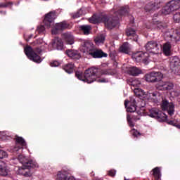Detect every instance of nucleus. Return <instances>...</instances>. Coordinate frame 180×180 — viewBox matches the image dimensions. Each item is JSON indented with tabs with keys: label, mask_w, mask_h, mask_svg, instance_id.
<instances>
[{
	"label": "nucleus",
	"mask_w": 180,
	"mask_h": 180,
	"mask_svg": "<svg viewBox=\"0 0 180 180\" xmlns=\"http://www.w3.org/2000/svg\"><path fill=\"white\" fill-rule=\"evenodd\" d=\"M18 160L22 166L15 167L17 175H22L25 178H30L33 174H32L29 168H37L39 167L37 162L29 160L23 155H18Z\"/></svg>",
	"instance_id": "obj_1"
},
{
	"label": "nucleus",
	"mask_w": 180,
	"mask_h": 180,
	"mask_svg": "<svg viewBox=\"0 0 180 180\" xmlns=\"http://www.w3.org/2000/svg\"><path fill=\"white\" fill-rule=\"evenodd\" d=\"M101 69L96 68H91L86 70L84 73L82 72H76V77L80 81H84V82H87V84H91L94 81L96 80V77H99L101 74Z\"/></svg>",
	"instance_id": "obj_2"
},
{
	"label": "nucleus",
	"mask_w": 180,
	"mask_h": 180,
	"mask_svg": "<svg viewBox=\"0 0 180 180\" xmlns=\"http://www.w3.org/2000/svg\"><path fill=\"white\" fill-rule=\"evenodd\" d=\"M89 21L90 23H93L94 25L103 22L105 24V27L108 29H113V27H116L119 23V20L117 18L113 19L112 17H108L102 15H94L89 19Z\"/></svg>",
	"instance_id": "obj_3"
},
{
	"label": "nucleus",
	"mask_w": 180,
	"mask_h": 180,
	"mask_svg": "<svg viewBox=\"0 0 180 180\" xmlns=\"http://www.w3.org/2000/svg\"><path fill=\"white\" fill-rule=\"evenodd\" d=\"M82 50L86 56H91L93 58H102V57H108V53L103 52V50L96 49L94 44L86 42L82 46Z\"/></svg>",
	"instance_id": "obj_4"
},
{
	"label": "nucleus",
	"mask_w": 180,
	"mask_h": 180,
	"mask_svg": "<svg viewBox=\"0 0 180 180\" xmlns=\"http://www.w3.org/2000/svg\"><path fill=\"white\" fill-rule=\"evenodd\" d=\"M24 51L27 57L32 61H34V63L40 64L42 61L41 57H40V53H41V48H36L33 49L31 46H26Z\"/></svg>",
	"instance_id": "obj_5"
},
{
	"label": "nucleus",
	"mask_w": 180,
	"mask_h": 180,
	"mask_svg": "<svg viewBox=\"0 0 180 180\" xmlns=\"http://www.w3.org/2000/svg\"><path fill=\"white\" fill-rule=\"evenodd\" d=\"M134 92L136 96L143 98V99H153L154 102H158L161 99V94L157 91L154 93H146L141 89H134Z\"/></svg>",
	"instance_id": "obj_6"
},
{
	"label": "nucleus",
	"mask_w": 180,
	"mask_h": 180,
	"mask_svg": "<svg viewBox=\"0 0 180 180\" xmlns=\"http://www.w3.org/2000/svg\"><path fill=\"white\" fill-rule=\"evenodd\" d=\"M164 78V75L160 72H151L145 75L147 82H158Z\"/></svg>",
	"instance_id": "obj_7"
},
{
	"label": "nucleus",
	"mask_w": 180,
	"mask_h": 180,
	"mask_svg": "<svg viewBox=\"0 0 180 180\" xmlns=\"http://www.w3.org/2000/svg\"><path fill=\"white\" fill-rule=\"evenodd\" d=\"M145 49L146 51L153 54H158L160 53V46H158V43L155 41H148L145 45Z\"/></svg>",
	"instance_id": "obj_8"
},
{
	"label": "nucleus",
	"mask_w": 180,
	"mask_h": 180,
	"mask_svg": "<svg viewBox=\"0 0 180 180\" xmlns=\"http://www.w3.org/2000/svg\"><path fill=\"white\" fill-rule=\"evenodd\" d=\"M161 108L162 110L167 112L169 116H173L174 113H175V105L167 100H162Z\"/></svg>",
	"instance_id": "obj_9"
},
{
	"label": "nucleus",
	"mask_w": 180,
	"mask_h": 180,
	"mask_svg": "<svg viewBox=\"0 0 180 180\" xmlns=\"http://www.w3.org/2000/svg\"><path fill=\"white\" fill-rule=\"evenodd\" d=\"M132 58L136 63H147L148 61V53L139 51L132 54Z\"/></svg>",
	"instance_id": "obj_10"
},
{
	"label": "nucleus",
	"mask_w": 180,
	"mask_h": 180,
	"mask_svg": "<svg viewBox=\"0 0 180 180\" xmlns=\"http://www.w3.org/2000/svg\"><path fill=\"white\" fill-rule=\"evenodd\" d=\"M155 87L159 91H171V89H174V83L159 80Z\"/></svg>",
	"instance_id": "obj_11"
},
{
	"label": "nucleus",
	"mask_w": 180,
	"mask_h": 180,
	"mask_svg": "<svg viewBox=\"0 0 180 180\" xmlns=\"http://www.w3.org/2000/svg\"><path fill=\"white\" fill-rule=\"evenodd\" d=\"M170 68L174 74H180V60L178 57L170 58Z\"/></svg>",
	"instance_id": "obj_12"
},
{
	"label": "nucleus",
	"mask_w": 180,
	"mask_h": 180,
	"mask_svg": "<svg viewBox=\"0 0 180 180\" xmlns=\"http://www.w3.org/2000/svg\"><path fill=\"white\" fill-rule=\"evenodd\" d=\"M56 13L50 12L45 15L44 23L46 27H51L54 25V19H56Z\"/></svg>",
	"instance_id": "obj_13"
},
{
	"label": "nucleus",
	"mask_w": 180,
	"mask_h": 180,
	"mask_svg": "<svg viewBox=\"0 0 180 180\" xmlns=\"http://www.w3.org/2000/svg\"><path fill=\"white\" fill-rule=\"evenodd\" d=\"M22 147H26V141L20 136L15 137V146L13 148V153H18L19 150H22Z\"/></svg>",
	"instance_id": "obj_14"
},
{
	"label": "nucleus",
	"mask_w": 180,
	"mask_h": 180,
	"mask_svg": "<svg viewBox=\"0 0 180 180\" xmlns=\"http://www.w3.org/2000/svg\"><path fill=\"white\" fill-rule=\"evenodd\" d=\"M68 27H70V25L65 22L56 23L55 27L51 31L52 34H57L59 32L65 30V29H68Z\"/></svg>",
	"instance_id": "obj_15"
},
{
	"label": "nucleus",
	"mask_w": 180,
	"mask_h": 180,
	"mask_svg": "<svg viewBox=\"0 0 180 180\" xmlns=\"http://www.w3.org/2000/svg\"><path fill=\"white\" fill-rule=\"evenodd\" d=\"M140 117H141V115H140L138 112H135L132 115H127V120L128 122V124L129 127H134V122H137V120H140Z\"/></svg>",
	"instance_id": "obj_16"
},
{
	"label": "nucleus",
	"mask_w": 180,
	"mask_h": 180,
	"mask_svg": "<svg viewBox=\"0 0 180 180\" xmlns=\"http://www.w3.org/2000/svg\"><path fill=\"white\" fill-rule=\"evenodd\" d=\"M124 106L127 108V112H136V100L134 98H131L130 101L125 100Z\"/></svg>",
	"instance_id": "obj_17"
},
{
	"label": "nucleus",
	"mask_w": 180,
	"mask_h": 180,
	"mask_svg": "<svg viewBox=\"0 0 180 180\" xmlns=\"http://www.w3.org/2000/svg\"><path fill=\"white\" fill-rule=\"evenodd\" d=\"M9 172H11V171L9 170V168H8L6 163L2 160H0V176H7Z\"/></svg>",
	"instance_id": "obj_18"
},
{
	"label": "nucleus",
	"mask_w": 180,
	"mask_h": 180,
	"mask_svg": "<svg viewBox=\"0 0 180 180\" xmlns=\"http://www.w3.org/2000/svg\"><path fill=\"white\" fill-rule=\"evenodd\" d=\"M161 8V1H157L156 2H154L153 4H149L146 6V10L148 12H151V11H155L156 9H158Z\"/></svg>",
	"instance_id": "obj_19"
},
{
	"label": "nucleus",
	"mask_w": 180,
	"mask_h": 180,
	"mask_svg": "<svg viewBox=\"0 0 180 180\" xmlns=\"http://www.w3.org/2000/svg\"><path fill=\"white\" fill-rule=\"evenodd\" d=\"M130 11V8H129V6H124L119 7L118 11H115V15H120V16H126V15H129V11Z\"/></svg>",
	"instance_id": "obj_20"
},
{
	"label": "nucleus",
	"mask_w": 180,
	"mask_h": 180,
	"mask_svg": "<svg viewBox=\"0 0 180 180\" xmlns=\"http://www.w3.org/2000/svg\"><path fill=\"white\" fill-rule=\"evenodd\" d=\"M66 54L70 57V58H73L74 60H78L81 58V55H79V53L77 52V51L75 50H71L69 49L66 51Z\"/></svg>",
	"instance_id": "obj_21"
},
{
	"label": "nucleus",
	"mask_w": 180,
	"mask_h": 180,
	"mask_svg": "<svg viewBox=\"0 0 180 180\" xmlns=\"http://www.w3.org/2000/svg\"><path fill=\"white\" fill-rule=\"evenodd\" d=\"M168 4L172 11L174 12V11H178L180 8V0H172Z\"/></svg>",
	"instance_id": "obj_22"
},
{
	"label": "nucleus",
	"mask_w": 180,
	"mask_h": 180,
	"mask_svg": "<svg viewBox=\"0 0 180 180\" xmlns=\"http://www.w3.org/2000/svg\"><path fill=\"white\" fill-rule=\"evenodd\" d=\"M151 174L155 180L161 179V167H156L152 169Z\"/></svg>",
	"instance_id": "obj_23"
},
{
	"label": "nucleus",
	"mask_w": 180,
	"mask_h": 180,
	"mask_svg": "<svg viewBox=\"0 0 180 180\" xmlns=\"http://www.w3.org/2000/svg\"><path fill=\"white\" fill-rule=\"evenodd\" d=\"M63 37L65 41V42L67 43V44L71 45L74 43V36H72L71 33H68V32L64 33L63 34Z\"/></svg>",
	"instance_id": "obj_24"
},
{
	"label": "nucleus",
	"mask_w": 180,
	"mask_h": 180,
	"mask_svg": "<svg viewBox=\"0 0 180 180\" xmlns=\"http://www.w3.org/2000/svg\"><path fill=\"white\" fill-rule=\"evenodd\" d=\"M171 43L167 42L163 44L162 51L165 56H169L171 54V49H172Z\"/></svg>",
	"instance_id": "obj_25"
},
{
	"label": "nucleus",
	"mask_w": 180,
	"mask_h": 180,
	"mask_svg": "<svg viewBox=\"0 0 180 180\" xmlns=\"http://www.w3.org/2000/svg\"><path fill=\"white\" fill-rule=\"evenodd\" d=\"M120 53H124L125 54H129L130 52V45L129 43L125 42L120 47Z\"/></svg>",
	"instance_id": "obj_26"
},
{
	"label": "nucleus",
	"mask_w": 180,
	"mask_h": 180,
	"mask_svg": "<svg viewBox=\"0 0 180 180\" xmlns=\"http://www.w3.org/2000/svg\"><path fill=\"white\" fill-rule=\"evenodd\" d=\"M79 29L81 32L84 33V34H85L86 36H88V34L91 33V30H92V27H91L90 25H81L79 27Z\"/></svg>",
	"instance_id": "obj_27"
},
{
	"label": "nucleus",
	"mask_w": 180,
	"mask_h": 180,
	"mask_svg": "<svg viewBox=\"0 0 180 180\" xmlns=\"http://www.w3.org/2000/svg\"><path fill=\"white\" fill-rule=\"evenodd\" d=\"M129 74L130 75H133L134 77H136V76L140 75V74H141V70H140L139 68L133 67V68H129Z\"/></svg>",
	"instance_id": "obj_28"
},
{
	"label": "nucleus",
	"mask_w": 180,
	"mask_h": 180,
	"mask_svg": "<svg viewBox=\"0 0 180 180\" xmlns=\"http://www.w3.org/2000/svg\"><path fill=\"white\" fill-rule=\"evenodd\" d=\"M159 112H160V110L158 109L152 108L149 110L148 116H150V117H153L154 119H156L157 116H158Z\"/></svg>",
	"instance_id": "obj_29"
},
{
	"label": "nucleus",
	"mask_w": 180,
	"mask_h": 180,
	"mask_svg": "<svg viewBox=\"0 0 180 180\" xmlns=\"http://www.w3.org/2000/svg\"><path fill=\"white\" fill-rule=\"evenodd\" d=\"M167 115L165 113L159 111L158 116L156 117V120H158V122H165L167 120Z\"/></svg>",
	"instance_id": "obj_30"
},
{
	"label": "nucleus",
	"mask_w": 180,
	"mask_h": 180,
	"mask_svg": "<svg viewBox=\"0 0 180 180\" xmlns=\"http://www.w3.org/2000/svg\"><path fill=\"white\" fill-rule=\"evenodd\" d=\"M172 9L171 8L170 6L168 4L165 6L162 9V15H169V13H172Z\"/></svg>",
	"instance_id": "obj_31"
},
{
	"label": "nucleus",
	"mask_w": 180,
	"mask_h": 180,
	"mask_svg": "<svg viewBox=\"0 0 180 180\" xmlns=\"http://www.w3.org/2000/svg\"><path fill=\"white\" fill-rule=\"evenodd\" d=\"M63 70L68 72V74H71L74 71V65L72 63H69L63 66Z\"/></svg>",
	"instance_id": "obj_32"
},
{
	"label": "nucleus",
	"mask_w": 180,
	"mask_h": 180,
	"mask_svg": "<svg viewBox=\"0 0 180 180\" xmlns=\"http://www.w3.org/2000/svg\"><path fill=\"white\" fill-rule=\"evenodd\" d=\"M126 34L128 37H134V39H137V34H136V31L131 28L127 29L126 30Z\"/></svg>",
	"instance_id": "obj_33"
},
{
	"label": "nucleus",
	"mask_w": 180,
	"mask_h": 180,
	"mask_svg": "<svg viewBox=\"0 0 180 180\" xmlns=\"http://www.w3.org/2000/svg\"><path fill=\"white\" fill-rule=\"evenodd\" d=\"M96 44H103V42L105 41V36L103 34L98 35L95 39Z\"/></svg>",
	"instance_id": "obj_34"
},
{
	"label": "nucleus",
	"mask_w": 180,
	"mask_h": 180,
	"mask_svg": "<svg viewBox=\"0 0 180 180\" xmlns=\"http://www.w3.org/2000/svg\"><path fill=\"white\" fill-rule=\"evenodd\" d=\"M128 84L132 86H140V85H141V82L137 79L128 80Z\"/></svg>",
	"instance_id": "obj_35"
},
{
	"label": "nucleus",
	"mask_w": 180,
	"mask_h": 180,
	"mask_svg": "<svg viewBox=\"0 0 180 180\" xmlns=\"http://www.w3.org/2000/svg\"><path fill=\"white\" fill-rule=\"evenodd\" d=\"M57 180H67V172H59L57 174Z\"/></svg>",
	"instance_id": "obj_36"
},
{
	"label": "nucleus",
	"mask_w": 180,
	"mask_h": 180,
	"mask_svg": "<svg viewBox=\"0 0 180 180\" xmlns=\"http://www.w3.org/2000/svg\"><path fill=\"white\" fill-rule=\"evenodd\" d=\"M56 49L57 50H62L63 49V42L61 41H57V42H53V45L56 46Z\"/></svg>",
	"instance_id": "obj_37"
},
{
	"label": "nucleus",
	"mask_w": 180,
	"mask_h": 180,
	"mask_svg": "<svg viewBox=\"0 0 180 180\" xmlns=\"http://www.w3.org/2000/svg\"><path fill=\"white\" fill-rule=\"evenodd\" d=\"M130 133L134 137H139V136H140V132L134 129H131Z\"/></svg>",
	"instance_id": "obj_38"
},
{
	"label": "nucleus",
	"mask_w": 180,
	"mask_h": 180,
	"mask_svg": "<svg viewBox=\"0 0 180 180\" xmlns=\"http://www.w3.org/2000/svg\"><path fill=\"white\" fill-rule=\"evenodd\" d=\"M173 19L174 21H176V23H179L180 22V13H176L174 14Z\"/></svg>",
	"instance_id": "obj_39"
},
{
	"label": "nucleus",
	"mask_w": 180,
	"mask_h": 180,
	"mask_svg": "<svg viewBox=\"0 0 180 180\" xmlns=\"http://www.w3.org/2000/svg\"><path fill=\"white\" fill-rule=\"evenodd\" d=\"M169 124H172V126H175L177 129H180V122L178 123L176 121H169Z\"/></svg>",
	"instance_id": "obj_40"
},
{
	"label": "nucleus",
	"mask_w": 180,
	"mask_h": 180,
	"mask_svg": "<svg viewBox=\"0 0 180 180\" xmlns=\"http://www.w3.org/2000/svg\"><path fill=\"white\" fill-rule=\"evenodd\" d=\"M8 157V153L5 150L0 149V158H5Z\"/></svg>",
	"instance_id": "obj_41"
},
{
	"label": "nucleus",
	"mask_w": 180,
	"mask_h": 180,
	"mask_svg": "<svg viewBox=\"0 0 180 180\" xmlns=\"http://www.w3.org/2000/svg\"><path fill=\"white\" fill-rule=\"evenodd\" d=\"M45 29L46 28L44 27V26L40 25L39 27H37V33H43V32H44Z\"/></svg>",
	"instance_id": "obj_42"
},
{
	"label": "nucleus",
	"mask_w": 180,
	"mask_h": 180,
	"mask_svg": "<svg viewBox=\"0 0 180 180\" xmlns=\"http://www.w3.org/2000/svg\"><path fill=\"white\" fill-rule=\"evenodd\" d=\"M50 65L51 67H58V65H60V62L57 60H53L51 62Z\"/></svg>",
	"instance_id": "obj_43"
},
{
	"label": "nucleus",
	"mask_w": 180,
	"mask_h": 180,
	"mask_svg": "<svg viewBox=\"0 0 180 180\" xmlns=\"http://www.w3.org/2000/svg\"><path fill=\"white\" fill-rule=\"evenodd\" d=\"M108 174L109 176H115V175H116V170L115 169L109 170Z\"/></svg>",
	"instance_id": "obj_44"
},
{
	"label": "nucleus",
	"mask_w": 180,
	"mask_h": 180,
	"mask_svg": "<svg viewBox=\"0 0 180 180\" xmlns=\"http://www.w3.org/2000/svg\"><path fill=\"white\" fill-rule=\"evenodd\" d=\"M43 43V39H37L35 41H34L33 45L34 46H39V44H41Z\"/></svg>",
	"instance_id": "obj_45"
},
{
	"label": "nucleus",
	"mask_w": 180,
	"mask_h": 180,
	"mask_svg": "<svg viewBox=\"0 0 180 180\" xmlns=\"http://www.w3.org/2000/svg\"><path fill=\"white\" fill-rule=\"evenodd\" d=\"M81 16V11H78L75 14L72 15L73 19H77V18H79Z\"/></svg>",
	"instance_id": "obj_46"
},
{
	"label": "nucleus",
	"mask_w": 180,
	"mask_h": 180,
	"mask_svg": "<svg viewBox=\"0 0 180 180\" xmlns=\"http://www.w3.org/2000/svg\"><path fill=\"white\" fill-rule=\"evenodd\" d=\"M172 95L176 96V98H180V93L179 91H172Z\"/></svg>",
	"instance_id": "obj_47"
},
{
	"label": "nucleus",
	"mask_w": 180,
	"mask_h": 180,
	"mask_svg": "<svg viewBox=\"0 0 180 180\" xmlns=\"http://www.w3.org/2000/svg\"><path fill=\"white\" fill-rule=\"evenodd\" d=\"M5 139V132H0V140Z\"/></svg>",
	"instance_id": "obj_48"
},
{
	"label": "nucleus",
	"mask_w": 180,
	"mask_h": 180,
	"mask_svg": "<svg viewBox=\"0 0 180 180\" xmlns=\"http://www.w3.org/2000/svg\"><path fill=\"white\" fill-rule=\"evenodd\" d=\"M98 82H108V80L106 79H98Z\"/></svg>",
	"instance_id": "obj_49"
},
{
	"label": "nucleus",
	"mask_w": 180,
	"mask_h": 180,
	"mask_svg": "<svg viewBox=\"0 0 180 180\" xmlns=\"http://www.w3.org/2000/svg\"><path fill=\"white\" fill-rule=\"evenodd\" d=\"M68 180H75V178L74 176H70Z\"/></svg>",
	"instance_id": "obj_50"
},
{
	"label": "nucleus",
	"mask_w": 180,
	"mask_h": 180,
	"mask_svg": "<svg viewBox=\"0 0 180 180\" xmlns=\"http://www.w3.org/2000/svg\"><path fill=\"white\" fill-rule=\"evenodd\" d=\"M158 27H159V29H162V25H158Z\"/></svg>",
	"instance_id": "obj_51"
}]
</instances>
